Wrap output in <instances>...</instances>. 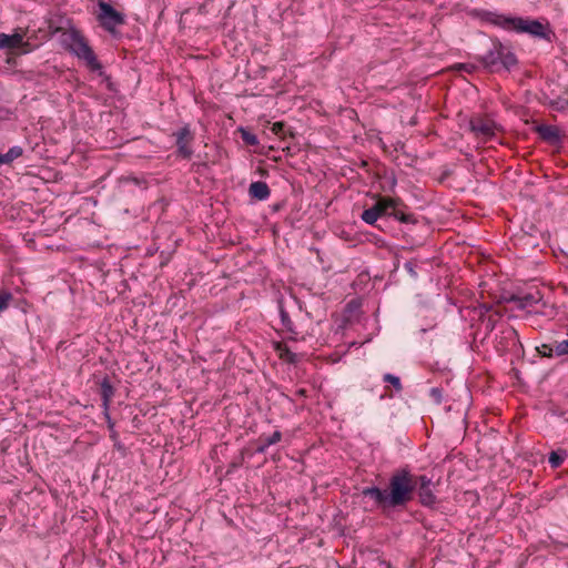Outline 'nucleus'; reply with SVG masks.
<instances>
[{"mask_svg": "<svg viewBox=\"0 0 568 568\" xmlns=\"http://www.w3.org/2000/svg\"><path fill=\"white\" fill-rule=\"evenodd\" d=\"M61 42L67 50L78 59L84 61L91 71H99L102 74V64L98 60L94 51L89 45L83 34L75 28H70L62 32Z\"/></svg>", "mask_w": 568, "mask_h": 568, "instance_id": "nucleus-4", "label": "nucleus"}, {"mask_svg": "<svg viewBox=\"0 0 568 568\" xmlns=\"http://www.w3.org/2000/svg\"><path fill=\"white\" fill-rule=\"evenodd\" d=\"M23 149L19 145L11 146L7 153H0V166L10 164L18 158L22 156Z\"/></svg>", "mask_w": 568, "mask_h": 568, "instance_id": "nucleus-15", "label": "nucleus"}, {"mask_svg": "<svg viewBox=\"0 0 568 568\" xmlns=\"http://www.w3.org/2000/svg\"><path fill=\"white\" fill-rule=\"evenodd\" d=\"M275 349L280 353V357L290 364H295L298 358L286 345L277 343Z\"/></svg>", "mask_w": 568, "mask_h": 568, "instance_id": "nucleus-18", "label": "nucleus"}, {"mask_svg": "<svg viewBox=\"0 0 568 568\" xmlns=\"http://www.w3.org/2000/svg\"><path fill=\"white\" fill-rule=\"evenodd\" d=\"M537 351L544 357L551 358L555 355L554 344H541Z\"/></svg>", "mask_w": 568, "mask_h": 568, "instance_id": "nucleus-24", "label": "nucleus"}, {"mask_svg": "<svg viewBox=\"0 0 568 568\" xmlns=\"http://www.w3.org/2000/svg\"><path fill=\"white\" fill-rule=\"evenodd\" d=\"M272 131L277 135H284L286 133V125L283 122H276L273 124Z\"/></svg>", "mask_w": 568, "mask_h": 568, "instance_id": "nucleus-28", "label": "nucleus"}, {"mask_svg": "<svg viewBox=\"0 0 568 568\" xmlns=\"http://www.w3.org/2000/svg\"><path fill=\"white\" fill-rule=\"evenodd\" d=\"M416 490L419 503L424 507L433 508L437 503V497L434 493L435 484L432 478L426 475H415Z\"/></svg>", "mask_w": 568, "mask_h": 568, "instance_id": "nucleus-8", "label": "nucleus"}, {"mask_svg": "<svg viewBox=\"0 0 568 568\" xmlns=\"http://www.w3.org/2000/svg\"><path fill=\"white\" fill-rule=\"evenodd\" d=\"M550 106L560 112L568 111V98L558 97L550 102Z\"/></svg>", "mask_w": 568, "mask_h": 568, "instance_id": "nucleus-20", "label": "nucleus"}, {"mask_svg": "<svg viewBox=\"0 0 568 568\" xmlns=\"http://www.w3.org/2000/svg\"><path fill=\"white\" fill-rule=\"evenodd\" d=\"M260 438L270 447L272 445L277 444L282 439V433L280 430H275L270 436L261 435Z\"/></svg>", "mask_w": 568, "mask_h": 568, "instance_id": "nucleus-23", "label": "nucleus"}, {"mask_svg": "<svg viewBox=\"0 0 568 568\" xmlns=\"http://www.w3.org/2000/svg\"><path fill=\"white\" fill-rule=\"evenodd\" d=\"M23 44V37L20 33H0V50L17 49Z\"/></svg>", "mask_w": 568, "mask_h": 568, "instance_id": "nucleus-14", "label": "nucleus"}, {"mask_svg": "<svg viewBox=\"0 0 568 568\" xmlns=\"http://www.w3.org/2000/svg\"><path fill=\"white\" fill-rule=\"evenodd\" d=\"M568 457V452L566 449H557L552 450L549 454L548 462L551 468H558L562 465V463Z\"/></svg>", "mask_w": 568, "mask_h": 568, "instance_id": "nucleus-16", "label": "nucleus"}, {"mask_svg": "<svg viewBox=\"0 0 568 568\" xmlns=\"http://www.w3.org/2000/svg\"><path fill=\"white\" fill-rule=\"evenodd\" d=\"M404 268L413 278H417L418 274L416 272V265L412 261L405 262Z\"/></svg>", "mask_w": 568, "mask_h": 568, "instance_id": "nucleus-27", "label": "nucleus"}, {"mask_svg": "<svg viewBox=\"0 0 568 568\" xmlns=\"http://www.w3.org/2000/svg\"><path fill=\"white\" fill-rule=\"evenodd\" d=\"M471 132L484 141L491 140L496 135L497 125L494 121L484 118H474L469 122Z\"/></svg>", "mask_w": 568, "mask_h": 568, "instance_id": "nucleus-10", "label": "nucleus"}, {"mask_svg": "<svg viewBox=\"0 0 568 568\" xmlns=\"http://www.w3.org/2000/svg\"><path fill=\"white\" fill-rule=\"evenodd\" d=\"M99 22L101 27L110 33L115 31L118 26H122L125 22V17L121 12L116 11L110 3L100 1L99 2Z\"/></svg>", "mask_w": 568, "mask_h": 568, "instance_id": "nucleus-7", "label": "nucleus"}, {"mask_svg": "<svg viewBox=\"0 0 568 568\" xmlns=\"http://www.w3.org/2000/svg\"><path fill=\"white\" fill-rule=\"evenodd\" d=\"M173 136L175 138L178 156L186 160L191 159L193 150L190 144L194 140V134L192 133L190 125L185 124L184 126L175 131L173 133Z\"/></svg>", "mask_w": 568, "mask_h": 568, "instance_id": "nucleus-9", "label": "nucleus"}, {"mask_svg": "<svg viewBox=\"0 0 568 568\" xmlns=\"http://www.w3.org/2000/svg\"><path fill=\"white\" fill-rule=\"evenodd\" d=\"M115 389L112 386L108 376H105L100 383V395L102 400V408L109 409L111 399L114 396Z\"/></svg>", "mask_w": 568, "mask_h": 568, "instance_id": "nucleus-13", "label": "nucleus"}, {"mask_svg": "<svg viewBox=\"0 0 568 568\" xmlns=\"http://www.w3.org/2000/svg\"><path fill=\"white\" fill-rule=\"evenodd\" d=\"M111 432H112L111 437H112V438H115V437H116V432H115L114 429H113V430H111Z\"/></svg>", "mask_w": 568, "mask_h": 568, "instance_id": "nucleus-35", "label": "nucleus"}, {"mask_svg": "<svg viewBox=\"0 0 568 568\" xmlns=\"http://www.w3.org/2000/svg\"><path fill=\"white\" fill-rule=\"evenodd\" d=\"M487 20L490 23L505 30L516 31L518 33H528L531 37L545 39L547 41H550L551 37L554 36V32L549 26L541 23L539 20L521 17H510L493 12L488 13Z\"/></svg>", "mask_w": 568, "mask_h": 568, "instance_id": "nucleus-2", "label": "nucleus"}, {"mask_svg": "<svg viewBox=\"0 0 568 568\" xmlns=\"http://www.w3.org/2000/svg\"><path fill=\"white\" fill-rule=\"evenodd\" d=\"M267 448H268V446L258 437L257 447H256L255 452L257 454H264V453H266Z\"/></svg>", "mask_w": 568, "mask_h": 568, "instance_id": "nucleus-29", "label": "nucleus"}, {"mask_svg": "<svg viewBox=\"0 0 568 568\" xmlns=\"http://www.w3.org/2000/svg\"><path fill=\"white\" fill-rule=\"evenodd\" d=\"M295 395L298 397H307V390L305 388H298L295 390Z\"/></svg>", "mask_w": 568, "mask_h": 568, "instance_id": "nucleus-32", "label": "nucleus"}, {"mask_svg": "<svg viewBox=\"0 0 568 568\" xmlns=\"http://www.w3.org/2000/svg\"><path fill=\"white\" fill-rule=\"evenodd\" d=\"M479 61L490 72L510 71L518 63L515 53L499 40L493 41L491 48L480 57Z\"/></svg>", "mask_w": 568, "mask_h": 568, "instance_id": "nucleus-5", "label": "nucleus"}, {"mask_svg": "<svg viewBox=\"0 0 568 568\" xmlns=\"http://www.w3.org/2000/svg\"><path fill=\"white\" fill-rule=\"evenodd\" d=\"M12 300V294L7 291L0 292V312L8 308L10 301Z\"/></svg>", "mask_w": 568, "mask_h": 568, "instance_id": "nucleus-25", "label": "nucleus"}, {"mask_svg": "<svg viewBox=\"0 0 568 568\" xmlns=\"http://www.w3.org/2000/svg\"><path fill=\"white\" fill-rule=\"evenodd\" d=\"M407 206L399 199L381 197L372 207L366 209L362 213V220L373 225L382 216H393L405 224H415L416 217L405 210Z\"/></svg>", "mask_w": 568, "mask_h": 568, "instance_id": "nucleus-3", "label": "nucleus"}, {"mask_svg": "<svg viewBox=\"0 0 568 568\" xmlns=\"http://www.w3.org/2000/svg\"><path fill=\"white\" fill-rule=\"evenodd\" d=\"M554 349H555L556 356L568 355V332H567L566 339H564L561 342H558V341L554 342Z\"/></svg>", "mask_w": 568, "mask_h": 568, "instance_id": "nucleus-21", "label": "nucleus"}, {"mask_svg": "<svg viewBox=\"0 0 568 568\" xmlns=\"http://www.w3.org/2000/svg\"><path fill=\"white\" fill-rule=\"evenodd\" d=\"M280 316L283 327L292 334L291 338L296 339L297 332L295 329L294 323L292 322L288 313L284 310V307L280 306Z\"/></svg>", "mask_w": 568, "mask_h": 568, "instance_id": "nucleus-17", "label": "nucleus"}, {"mask_svg": "<svg viewBox=\"0 0 568 568\" xmlns=\"http://www.w3.org/2000/svg\"><path fill=\"white\" fill-rule=\"evenodd\" d=\"M109 410H110V408L109 409L103 408V415H104L105 420H109V418H111Z\"/></svg>", "mask_w": 568, "mask_h": 568, "instance_id": "nucleus-33", "label": "nucleus"}, {"mask_svg": "<svg viewBox=\"0 0 568 568\" xmlns=\"http://www.w3.org/2000/svg\"><path fill=\"white\" fill-rule=\"evenodd\" d=\"M506 338L517 339V332L514 328H508L504 332Z\"/></svg>", "mask_w": 568, "mask_h": 568, "instance_id": "nucleus-31", "label": "nucleus"}, {"mask_svg": "<svg viewBox=\"0 0 568 568\" xmlns=\"http://www.w3.org/2000/svg\"><path fill=\"white\" fill-rule=\"evenodd\" d=\"M429 395L437 405L442 404V402H443V389L442 388H439V387L430 388Z\"/></svg>", "mask_w": 568, "mask_h": 568, "instance_id": "nucleus-26", "label": "nucleus"}, {"mask_svg": "<svg viewBox=\"0 0 568 568\" xmlns=\"http://www.w3.org/2000/svg\"><path fill=\"white\" fill-rule=\"evenodd\" d=\"M106 424H108L109 429H110V430H113V428H114V423H113L112 418H109V420H106Z\"/></svg>", "mask_w": 568, "mask_h": 568, "instance_id": "nucleus-34", "label": "nucleus"}, {"mask_svg": "<svg viewBox=\"0 0 568 568\" xmlns=\"http://www.w3.org/2000/svg\"><path fill=\"white\" fill-rule=\"evenodd\" d=\"M496 320L493 316H488L486 320V329L491 332L495 327Z\"/></svg>", "mask_w": 568, "mask_h": 568, "instance_id": "nucleus-30", "label": "nucleus"}, {"mask_svg": "<svg viewBox=\"0 0 568 568\" xmlns=\"http://www.w3.org/2000/svg\"><path fill=\"white\" fill-rule=\"evenodd\" d=\"M508 302L513 303L517 310L526 311L527 313L544 316L555 315L554 307L544 301L542 294L537 288L511 294Z\"/></svg>", "mask_w": 568, "mask_h": 568, "instance_id": "nucleus-6", "label": "nucleus"}, {"mask_svg": "<svg viewBox=\"0 0 568 568\" xmlns=\"http://www.w3.org/2000/svg\"><path fill=\"white\" fill-rule=\"evenodd\" d=\"M415 481V474L406 465L392 473L385 489L378 486L364 487L362 495L369 497L382 514L388 515L390 511L405 509L414 499Z\"/></svg>", "mask_w": 568, "mask_h": 568, "instance_id": "nucleus-1", "label": "nucleus"}, {"mask_svg": "<svg viewBox=\"0 0 568 568\" xmlns=\"http://www.w3.org/2000/svg\"><path fill=\"white\" fill-rule=\"evenodd\" d=\"M241 136L242 140L251 146H255L258 144V139L254 133H251L250 131H246L244 129H241Z\"/></svg>", "mask_w": 568, "mask_h": 568, "instance_id": "nucleus-22", "label": "nucleus"}, {"mask_svg": "<svg viewBox=\"0 0 568 568\" xmlns=\"http://www.w3.org/2000/svg\"><path fill=\"white\" fill-rule=\"evenodd\" d=\"M383 382L390 384L397 393L402 392L403 389L400 378L390 373L384 374Z\"/></svg>", "mask_w": 568, "mask_h": 568, "instance_id": "nucleus-19", "label": "nucleus"}, {"mask_svg": "<svg viewBox=\"0 0 568 568\" xmlns=\"http://www.w3.org/2000/svg\"><path fill=\"white\" fill-rule=\"evenodd\" d=\"M536 132L544 141L551 145H558L561 143L560 131L555 125L540 124L536 128Z\"/></svg>", "mask_w": 568, "mask_h": 568, "instance_id": "nucleus-11", "label": "nucleus"}, {"mask_svg": "<svg viewBox=\"0 0 568 568\" xmlns=\"http://www.w3.org/2000/svg\"><path fill=\"white\" fill-rule=\"evenodd\" d=\"M248 194L252 199L265 201L270 197L271 190L267 183L263 181H255L250 184Z\"/></svg>", "mask_w": 568, "mask_h": 568, "instance_id": "nucleus-12", "label": "nucleus"}]
</instances>
